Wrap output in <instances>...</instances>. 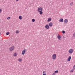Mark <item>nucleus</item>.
<instances>
[{"label":"nucleus","instance_id":"nucleus-1","mask_svg":"<svg viewBox=\"0 0 75 75\" xmlns=\"http://www.w3.org/2000/svg\"><path fill=\"white\" fill-rule=\"evenodd\" d=\"M42 10V8L41 7L38 8V12H39L40 14V15H42V13H43Z\"/></svg>","mask_w":75,"mask_h":75},{"label":"nucleus","instance_id":"nucleus-2","mask_svg":"<svg viewBox=\"0 0 75 75\" xmlns=\"http://www.w3.org/2000/svg\"><path fill=\"white\" fill-rule=\"evenodd\" d=\"M52 59L53 60H55L57 58V54H54L52 56Z\"/></svg>","mask_w":75,"mask_h":75},{"label":"nucleus","instance_id":"nucleus-3","mask_svg":"<svg viewBox=\"0 0 75 75\" xmlns=\"http://www.w3.org/2000/svg\"><path fill=\"white\" fill-rule=\"evenodd\" d=\"M68 52L69 54H72V53H73V52H74V50L73 49H70L69 50Z\"/></svg>","mask_w":75,"mask_h":75},{"label":"nucleus","instance_id":"nucleus-4","mask_svg":"<svg viewBox=\"0 0 75 75\" xmlns=\"http://www.w3.org/2000/svg\"><path fill=\"white\" fill-rule=\"evenodd\" d=\"M14 50V47L13 46H12L9 48L10 51H12Z\"/></svg>","mask_w":75,"mask_h":75},{"label":"nucleus","instance_id":"nucleus-5","mask_svg":"<svg viewBox=\"0 0 75 75\" xmlns=\"http://www.w3.org/2000/svg\"><path fill=\"white\" fill-rule=\"evenodd\" d=\"M57 38L59 40H61V39H62V37L60 35H58Z\"/></svg>","mask_w":75,"mask_h":75},{"label":"nucleus","instance_id":"nucleus-6","mask_svg":"<svg viewBox=\"0 0 75 75\" xmlns=\"http://www.w3.org/2000/svg\"><path fill=\"white\" fill-rule=\"evenodd\" d=\"M25 52H26V50L25 49L23 50L22 52V55H24L25 54Z\"/></svg>","mask_w":75,"mask_h":75},{"label":"nucleus","instance_id":"nucleus-7","mask_svg":"<svg viewBox=\"0 0 75 75\" xmlns=\"http://www.w3.org/2000/svg\"><path fill=\"white\" fill-rule=\"evenodd\" d=\"M64 24H66L68 23V20L67 19H65L64 21Z\"/></svg>","mask_w":75,"mask_h":75},{"label":"nucleus","instance_id":"nucleus-8","mask_svg":"<svg viewBox=\"0 0 75 75\" xmlns=\"http://www.w3.org/2000/svg\"><path fill=\"white\" fill-rule=\"evenodd\" d=\"M49 25L50 26V27L52 26V25H53L52 23V22H50V23H49Z\"/></svg>","mask_w":75,"mask_h":75},{"label":"nucleus","instance_id":"nucleus-9","mask_svg":"<svg viewBox=\"0 0 75 75\" xmlns=\"http://www.w3.org/2000/svg\"><path fill=\"white\" fill-rule=\"evenodd\" d=\"M71 56L69 57L67 59V61L69 62L70 61H71Z\"/></svg>","mask_w":75,"mask_h":75},{"label":"nucleus","instance_id":"nucleus-10","mask_svg":"<svg viewBox=\"0 0 75 75\" xmlns=\"http://www.w3.org/2000/svg\"><path fill=\"white\" fill-rule=\"evenodd\" d=\"M47 22H50L51 21V18H49L47 19Z\"/></svg>","mask_w":75,"mask_h":75},{"label":"nucleus","instance_id":"nucleus-11","mask_svg":"<svg viewBox=\"0 0 75 75\" xmlns=\"http://www.w3.org/2000/svg\"><path fill=\"white\" fill-rule=\"evenodd\" d=\"M45 28L46 29H49V25H46L45 26Z\"/></svg>","mask_w":75,"mask_h":75},{"label":"nucleus","instance_id":"nucleus-12","mask_svg":"<svg viewBox=\"0 0 75 75\" xmlns=\"http://www.w3.org/2000/svg\"><path fill=\"white\" fill-rule=\"evenodd\" d=\"M43 75H47V74H46V71H43Z\"/></svg>","mask_w":75,"mask_h":75},{"label":"nucleus","instance_id":"nucleus-13","mask_svg":"<svg viewBox=\"0 0 75 75\" xmlns=\"http://www.w3.org/2000/svg\"><path fill=\"white\" fill-rule=\"evenodd\" d=\"M59 22H60V23H62L64 21V19L62 18H61L59 20Z\"/></svg>","mask_w":75,"mask_h":75},{"label":"nucleus","instance_id":"nucleus-14","mask_svg":"<svg viewBox=\"0 0 75 75\" xmlns=\"http://www.w3.org/2000/svg\"><path fill=\"white\" fill-rule=\"evenodd\" d=\"M13 56H14V57H17V53H14L13 54Z\"/></svg>","mask_w":75,"mask_h":75},{"label":"nucleus","instance_id":"nucleus-15","mask_svg":"<svg viewBox=\"0 0 75 75\" xmlns=\"http://www.w3.org/2000/svg\"><path fill=\"white\" fill-rule=\"evenodd\" d=\"M19 62H21L22 61V59L21 58H19L18 60Z\"/></svg>","mask_w":75,"mask_h":75},{"label":"nucleus","instance_id":"nucleus-16","mask_svg":"<svg viewBox=\"0 0 75 75\" xmlns=\"http://www.w3.org/2000/svg\"><path fill=\"white\" fill-rule=\"evenodd\" d=\"M19 18L20 20H22V16H19Z\"/></svg>","mask_w":75,"mask_h":75},{"label":"nucleus","instance_id":"nucleus-17","mask_svg":"<svg viewBox=\"0 0 75 75\" xmlns=\"http://www.w3.org/2000/svg\"><path fill=\"white\" fill-rule=\"evenodd\" d=\"M16 34H18V33H19V31L18 30H16Z\"/></svg>","mask_w":75,"mask_h":75},{"label":"nucleus","instance_id":"nucleus-18","mask_svg":"<svg viewBox=\"0 0 75 75\" xmlns=\"http://www.w3.org/2000/svg\"><path fill=\"white\" fill-rule=\"evenodd\" d=\"M9 34H10V33H9V32H7L6 33V35H9Z\"/></svg>","mask_w":75,"mask_h":75},{"label":"nucleus","instance_id":"nucleus-19","mask_svg":"<svg viewBox=\"0 0 75 75\" xmlns=\"http://www.w3.org/2000/svg\"><path fill=\"white\" fill-rule=\"evenodd\" d=\"M54 73H55V74H57V73H58V70H56L54 71Z\"/></svg>","mask_w":75,"mask_h":75},{"label":"nucleus","instance_id":"nucleus-20","mask_svg":"<svg viewBox=\"0 0 75 75\" xmlns=\"http://www.w3.org/2000/svg\"><path fill=\"white\" fill-rule=\"evenodd\" d=\"M73 2H71V3H70V6H72V5H73Z\"/></svg>","mask_w":75,"mask_h":75},{"label":"nucleus","instance_id":"nucleus-21","mask_svg":"<svg viewBox=\"0 0 75 75\" xmlns=\"http://www.w3.org/2000/svg\"><path fill=\"white\" fill-rule=\"evenodd\" d=\"M74 69H73L72 70H71L70 72H74Z\"/></svg>","mask_w":75,"mask_h":75},{"label":"nucleus","instance_id":"nucleus-22","mask_svg":"<svg viewBox=\"0 0 75 75\" xmlns=\"http://www.w3.org/2000/svg\"><path fill=\"white\" fill-rule=\"evenodd\" d=\"M35 20L34 19H32V22H34L35 21Z\"/></svg>","mask_w":75,"mask_h":75},{"label":"nucleus","instance_id":"nucleus-23","mask_svg":"<svg viewBox=\"0 0 75 75\" xmlns=\"http://www.w3.org/2000/svg\"><path fill=\"white\" fill-rule=\"evenodd\" d=\"M62 33L63 34H65V31L64 30H62Z\"/></svg>","mask_w":75,"mask_h":75},{"label":"nucleus","instance_id":"nucleus-24","mask_svg":"<svg viewBox=\"0 0 75 75\" xmlns=\"http://www.w3.org/2000/svg\"><path fill=\"white\" fill-rule=\"evenodd\" d=\"M73 69L75 70V65H74V66L73 67Z\"/></svg>","mask_w":75,"mask_h":75},{"label":"nucleus","instance_id":"nucleus-25","mask_svg":"<svg viewBox=\"0 0 75 75\" xmlns=\"http://www.w3.org/2000/svg\"><path fill=\"white\" fill-rule=\"evenodd\" d=\"M7 20H10V17H8L7 18Z\"/></svg>","mask_w":75,"mask_h":75},{"label":"nucleus","instance_id":"nucleus-26","mask_svg":"<svg viewBox=\"0 0 75 75\" xmlns=\"http://www.w3.org/2000/svg\"><path fill=\"white\" fill-rule=\"evenodd\" d=\"M73 37H75V33H74L73 34Z\"/></svg>","mask_w":75,"mask_h":75},{"label":"nucleus","instance_id":"nucleus-27","mask_svg":"<svg viewBox=\"0 0 75 75\" xmlns=\"http://www.w3.org/2000/svg\"><path fill=\"white\" fill-rule=\"evenodd\" d=\"M2 11V10H1V9H0V13H1Z\"/></svg>","mask_w":75,"mask_h":75},{"label":"nucleus","instance_id":"nucleus-28","mask_svg":"<svg viewBox=\"0 0 75 75\" xmlns=\"http://www.w3.org/2000/svg\"><path fill=\"white\" fill-rule=\"evenodd\" d=\"M56 74H55V73H53L52 74V75H55Z\"/></svg>","mask_w":75,"mask_h":75},{"label":"nucleus","instance_id":"nucleus-29","mask_svg":"<svg viewBox=\"0 0 75 75\" xmlns=\"http://www.w3.org/2000/svg\"><path fill=\"white\" fill-rule=\"evenodd\" d=\"M18 0H16V1H18Z\"/></svg>","mask_w":75,"mask_h":75},{"label":"nucleus","instance_id":"nucleus-30","mask_svg":"<svg viewBox=\"0 0 75 75\" xmlns=\"http://www.w3.org/2000/svg\"><path fill=\"white\" fill-rule=\"evenodd\" d=\"M1 34V32H0V34Z\"/></svg>","mask_w":75,"mask_h":75}]
</instances>
